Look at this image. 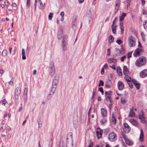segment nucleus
Returning <instances> with one entry per match:
<instances>
[{
	"instance_id": "nucleus-1",
	"label": "nucleus",
	"mask_w": 147,
	"mask_h": 147,
	"mask_svg": "<svg viewBox=\"0 0 147 147\" xmlns=\"http://www.w3.org/2000/svg\"><path fill=\"white\" fill-rule=\"evenodd\" d=\"M146 62V58L144 56H142L138 59L135 62V64L137 67H141L144 65Z\"/></svg>"
},
{
	"instance_id": "nucleus-2",
	"label": "nucleus",
	"mask_w": 147,
	"mask_h": 147,
	"mask_svg": "<svg viewBox=\"0 0 147 147\" xmlns=\"http://www.w3.org/2000/svg\"><path fill=\"white\" fill-rule=\"evenodd\" d=\"M138 47L139 48L136 49L134 53V55L135 57L139 56L143 53L141 44L139 41L138 42Z\"/></svg>"
},
{
	"instance_id": "nucleus-3",
	"label": "nucleus",
	"mask_w": 147,
	"mask_h": 147,
	"mask_svg": "<svg viewBox=\"0 0 147 147\" xmlns=\"http://www.w3.org/2000/svg\"><path fill=\"white\" fill-rule=\"evenodd\" d=\"M49 74L51 77L54 76L55 73V68L54 63L53 62H50L49 69Z\"/></svg>"
},
{
	"instance_id": "nucleus-4",
	"label": "nucleus",
	"mask_w": 147,
	"mask_h": 147,
	"mask_svg": "<svg viewBox=\"0 0 147 147\" xmlns=\"http://www.w3.org/2000/svg\"><path fill=\"white\" fill-rule=\"evenodd\" d=\"M128 45L130 47H133L135 45V39L132 36H130L128 38Z\"/></svg>"
},
{
	"instance_id": "nucleus-5",
	"label": "nucleus",
	"mask_w": 147,
	"mask_h": 147,
	"mask_svg": "<svg viewBox=\"0 0 147 147\" xmlns=\"http://www.w3.org/2000/svg\"><path fill=\"white\" fill-rule=\"evenodd\" d=\"M109 139L111 142H114L116 139V135L114 132H111L110 133L109 136Z\"/></svg>"
},
{
	"instance_id": "nucleus-6",
	"label": "nucleus",
	"mask_w": 147,
	"mask_h": 147,
	"mask_svg": "<svg viewBox=\"0 0 147 147\" xmlns=\"http://www.w3.org/2000/svg\"><path fill=\"white\" fill-rule=\"evenodd\" d=\"M111 91H109L105 92V96L106 99L107 101H110V103L112 101L111 99Z\"/></svg>"
},
{
	"instance_id": "nucleus-7",
	"label": "nucleus",
	"mask_w": 147,
	"mask_h": 147,
	"mask_svg": "<svg viewBox=\"0 0 147 147\" xmlns=\"http://www.w3.org/2000/svg\"><path fill=\"white\" fill-rule=\"evenodd\" d=\"M123 131L125 133H128L129 131L131 128L127 123H124L123 124Z\"/></svg>"
},
{
	"instance_id": "nucleus-8",
	"label": "nucleus",
	"mask_w": 147,
	"mask_h": 147,
	"mask_svg": "<svg viewBox=\"0 0 147 147\" xmlns=\"http://www.w3.org/2000/svg\"><path fill=\"white\" fill-rule=\"evenodd\" d=\"M139 119L140 120L141 123L144 124L145 123L144 114L143 112L141 111L138 115Z\"/></svg>"
},
{
	"instance_id": "nucleus-9",
	"label": "nucleus",
	"mask_w": 147,
	"mask_h": 147,
	"mask_svg": "<svg viewBox=\"0 0 147 147\" xmlns=\"http://www.w3.org/2000/svg\"><path fill=\"white\" fill-rule=\"evenodd\" d=\"M94 11L92 9H90L87 12L86 16L90 18H92L94 17Z\"/></svg>"
},
{
	"instance_id": "nucleus-10",
	"label": "nucleus",
	"mask_w": 147,
	"mask_h": 147,
	"mask_svg": "<svg viewBox=\"0 0 147 147\" xmlns=\"http://www.w3.org/2000/svg\"><path fill=\"white\" fill-rule=\"evenodd\" d=\"M58 84V81L57 80L54 79L53 82L52 90L55 91L57 87V85Z\"/></svg>"
},
{
	"instance_id": "nucleus-11",
	"label": "nucleus",
	"mask_w": 147,
	"mask_h": 147,
	"mask_svg": "<svg viewBox=\"0 0 147 147\" xmlns=\"http://www.w3.org/2000/svg\"><path fill=\"white\" fill-rule=\"evenodd\" d=\"M102 133L103 131L100 128H97L96 130V134L98 139L101 137L102 135Z\"/></svg>"
},
{
	"instance_id": "nucleus-12",
	"label": "nucleus",
	"mask_w": 147,
	"mask_h": 147,
	"mask_svg": "<svg viewBox=\"0 0 147 147\" xmlns=\"http://www.w3.org/2000/svg\"><path fill=\"white\" fill-rule=\"evenodd\" d=\"M129 122L133 125L137 126L138 124V122L134 119H131L129 120Z\"/></svg>"
},
{
	"instance_id": "nucleus-13",
	"label": "nucleus",
	"mask_w": 147,
	"mask_h": 147,
	"mask_svg": "<svg viewBox=\"0 0 147 147\" xmlns=\"http://www.w3.org/2000/svg\"><path fill=\"white\" fill-rule=\"evenodd\" d=\"M101 114L103 117H106L107 116V110L104 108L101 109Z\"/></svg>"
},
{
	"instance_id": "nucleus-14",
	"label": "nucleus",
	"mask_w": 147,
	"mask_h": 147,
	"mask_svg": "<svg viewBox=\"0 0 147 147\" xmlns=\"http://www.w3.org/2000/svg\"><path fill=\"white\" fill-rule=\"evenodd\" d=\"M118 89L119 90H121L123 89L124 87V84L121 81H119L118 83Z\"/></svg>"
},
{
	"instance_id": "nucleus-15",
	"label": "nucleus",
	"mask_w": 147,
	"mask_h": 147,
	"mask_svg": "<svg viewBox=\"0 0 147 147\" xmlns=\"http://www.w3.org/2000/svg\"><path fill=\"white\" fill-rule=\"evenodd\" d=\"M140 76L142 78H144L147 76V69H145L141 72L140 74Z\"/></svg>"
},
{
	"instance_id": "nucleus-16",
	"label": "nucleus",
	"mask_w": 147,
	"mask_h": 147,
	"mask_svg": "<svg viewBox=\"0 0 147 147\" xmlns=\"http://www.w3.org/2000/svg\"><path fill=\"white\" fill-rule=\"evenodd\" d=\"M67 42H61V47L64 51L67 50Z\"/></svg>"
},
{
	"instance_id": "nucleus-17",
	"label": "nucleus",
	"mask_w": 147,
	"mask_h": 147,
	"mask_svg": "<svg viewBox=\"0 0 147 147\" xmlns=\"http://www.w3.org/2000/svg\"><path fill=\"white\" fill-rule=\"evenodd\" d=\"M120 3V0H116L115 5V11H117L119 9Z\"/></svg>"
},
{
	"instance_id": "nucleus-18",
	"label": "nucleus",
	"mask_w": 147,
	"mask_h": 147,
	"mask_svg": "<svg viewBox=\"0 0 147 147\" xmlns=\"http://www.w3.org/2000/svg\"><path fill=\"white\" fill-rule=\"evenodd\" d=\"M112 86V82L110 80H108L106 83L105 84V86L106 88H110Z\"/></svg>"
},
{
	"instance_id": "nucleus-19",
	"label": "nucleus",
	"mask_w": 147,
	"mask_h": 147,
	"mask_svg": "<svg viewBox=\"0 0 147 147\" xmlns=\"http://www.w3.org/2000/svg\"><path fill=\"white\" fill-rule=\"evenodd\" d=\"M144 133L143 130L141 129L140 130V134L139 137L140 141L141 142L143 141L144 140Z\"/></svg>"
},
{
	"instance_id": "nucleus-20",
	"label": "nucleus",
	"mask_w": 147,
	"mask_h": 147,
	"mask_svg": "<svg viewBox=\"0 0 147 147\" xmlns=\"http://www.w3.org/2000/svg\"><path fill=\"white\" fill-rule=\"evenodd\" d=\"M123 73L124 75L128 74L129 71L126 66H124L123 69Z\"/></svg>"
},
{
	"instance_id": "nucleus-21",
	"label": "nucleus",
	"mask_w": 147,
	"mask_h": 147,
	"mask_svg": "<svg viewBox=\"0 0 147 147\" xmlns=\"http://www.w3.org/2000/svg\"><path fill=\"white\" fill-rule=\"evenodd\" d=\"M38 6L39 8L41 9H43L45 7V3L42 4V1L40 2L39 4H38Z\"/></svg>"
},
{
	"instance_id": "nucleus-22",
	"label": "nucleus",
	"mask_w": 147,
	"mask_h": 147,
	"mask_svg": "<svg viewBox=\"0 0 147 147\" xmlns=\"http://www.w3.org/2000/svg\"><path fill=\"white\" fill-rule=\"evenodd\" d=\"M128 116L132 117H135V113L133 111V110L132 109H130V111Z\"/></svg>"
},
{
	"instance_id": "nucleus-23",
	"label": "nucleus",
	"mask_w": 147,
	"mask_h": 147,
	"mask_svg": "<svg viewBox=\"0 0 147 147\" xmlns=\"http://www.w3.org/2000/svg\"><path fill=\"white\" fill-rule=\"evenodd\" d=\"M111 120L112 124H115L116 123V117H115V116H114V114H113L112 115Z\"/></svg>"
},
{
	"instance_id": "nucleus-24",
	"label": "nucleus",
	"mask_w": 147,
	"mask_h": 147,
	"mask_svg": "<svg viewBox=\"0 0 147 147\" xmlns=\"http://www.w3.org/2000/svg\"><path fill=\"white\" fill-rule=\"evenodd\" d=\"M61 42H67V36L66 35H63Z\"/></svg>"
},
{
	"instance_id": "nucleus-25",
	"label": "nucleus",
	"mask_w": 147,
	"mask_h": 147,
	"mask_svg": "<svg viewBox=\"0 0 147 147\" xmlns=\"http://www.w3.org/2000/svg\"><path fill=\"white\" fill-rule=\"evenodd\" d=\"M125 79L127 82H130L131 81V78L128 74L125 75Z\"/></svg>"
},
{
	"instance_id": "nucleus-26",
	"label": "nucleus",
	"mask_w": 147,
	"mask_h": 147,
	"mask_svg": "<svg viewBox=\"0 0 147 147\" xmlns=\"http://www.w3.org/2000/svg\"><path fill=\"white\" fill-rule=\"evenodd\" d=\"M133 82L135 86L136 87L137 89H139L140 88L139 84L135 80H133Z\"/></svg>"
},
{
	"instance_id": "nucleus-27",
	"label": "nucleus",
	"mask_w": 147,
	"mask_h": 147,
	"mask_svg": "<svg viewBox=\"0 0 147 147\" xmlns=\"http://www.w3.org/2000/svg\"><path fill=\"white\" fill-rule=\"evenodd\" d=\"M41 2V0H35V3L34 4V10L36 11V5H38V4H39L40 2Z\"/></svg>"
},
{
	"instance_id": "nucleus-28",
	"label": "nucleus",
	"mask_w": 147,
	"mask_h": 147,
	"mask_svg": "<svg viewBox=\"0 0 147 147\" xmlns=\"http://www.w3.org/2000/svg\"><path fill=\"white\" fill-rule=\"evenodd\" d=\"M126 14L125 13H122V15L119 16V21H122L124 18V17L126 16Z\"/></svg>"
},
{
	"instance_id": "nucleus-29",
	"label": "nucleus",
	"mask_w": 147,
	"mask_h": 147,
	"mask_svg": "<svg viewBox=\"0 0 147 147\" xmlns=\"http://www.w3.org/2000/svg\"><path fill=\"white\" fill-rule=\"evenodd\" d=\"M101 120L100 121V123L102 125H105L107 122V120L106 117H103Z\"/></svg>"
},
{
	"instance_id": "nucleus-30",
	"label": "nucleus",
	"mask_w": 147,
	"mask_h": 147,
	"mask_svg": "<svg viewBox=\"0 0 147 147\" xmlns=\"http://www.w3.org/2000/svg\"><path fill=\"white\" fill-rule=\"evenodd\" d=\"M125 142L126 143V144L128 145L129 146H131L133 144V142L132 141L130 140H129L127 139V140H125Z\"/></svg>"
},
{
	"instance_id": "nucleus-31",
	"label": "nucleus",
	"mask_w": 147,
	"mask_h": 147,
	"mask_svg": "<svg viewBox=\"0 0 147 147\" xmlns=\"http://www.w3.org/2000/svg\"><path fill=\"white\" fill-rule=\"evenodd\" d=\"M117 72L119 76H121L122 75V72L121 70V68L119 67H117Z\"/></svg>"
},
{
	"instance_id": "nucleus-32",
	"label": "nucleus",
	"mask_w": 147,
	"mask_h": 147,
	"mask_svg": "<svg viewBox=\"0 0 147 147\" xmlns=\"http://www.w3.org/2000/svg\"><path fill=\"white\" fill-rule=\"evenodd\" d=\"M116 61V60L114 59H110L108 60V62L110 63H114L115 64Z\"/></svg>"
},
{
	"instance_id": "nucleus-33",
	"label": "nucleus",
	"mask_w": 147,
	"mask_h": 147,
	"mask_svg": "<svg viewBox=\"0 0 147 147\" xmlns=\"http://www.w3.org/2000/svg\"><path fill=\"white\" fill-rule=\"evenodd\" d=\"M63 35V34L62 32L61 31L59 32L57 34L58 38L59 39H60L62 37Z\"/></svg>"
},
{
	"instance_id": "nucleus-34",
	"label": "nucleus",
	"mask_w": 147,
	"mask_h": 147,
	"mask_svg": "<svg viewBox=\"0 0 147 147\" xmlns=\"http://www.w3.org/2000/svg\"><path fill=\"white\" fill-rule=\"evenodd\" d=\"M22 59L23 60L26 59V56L25 55V51L24 49H22Z\"/></svg>"
},
{
	"instance_id": "nucleus-35",
	"label": "nucleus",
	"mask_w": 147,
	"mask_h": 147,
	"mask_svg": "<svg viewBox=\"0 0 147 147\" xmlns=\"http://www.w3.org/2000/svg\"><path fill=\"white\" fill-rule=\"evenodd\" d=\"M21 88H20L18 87L16 90L15 94H20V93Z\"/></svg>"
},
{
	"instance_id": "nucleus-36",
	"label": "nucleus",
	"mask_w": 147,
	"mask_h": 147,
	"mask_svg": "<svg viewBox=\"0 0 147 147\" xmlns=\"http://www.w3.org/2000/svg\"><path fill=\"white\" fill-rule=\"evenodd\" d=\"M117 26L116 25H112L111 26V28H112V32L113 33H115V31L116 30V29Z\"/></svg>"
},
{
	"instance_id": "nucleus-37",
	"label": "nucleus",
	"mask_w": 147,
	"mask_h": 147,
	"mask_svg": "<svg viewBox=\"0 0 147 147\" xmlns=\"http://www.w3.org/2000/svg\"><path fill=\"white\" fill-rule=\"evenodd\" d=\"M114 40V38L112 36L110 35L109 37L108 41L109 42L111 43Z\"/></svg>"
},
{
	"instance_id": "nucleus-38",
	"label": "nucleus",
	"mask_w": 147,
	"mask_h": 147,
	"mask_svg": "<svg viewBox=\"0 0 147 147\" xmlns=\"http://www.w3.org/2000/svg\"><path fill=\"white\" fill-rule=\"evenodd\" d=\"M143 25L144 29L147 31V20H145L144 22Z\"/></svg>"
},
{
	"instance_id": "nucleus-39",
	"label": "nucleus",
	"mask_w": 147,
	"mask_h": 147,
	"mask_svg": "<svg viewBox=\"0 0 147 147\" xmlns=\"http://www.w3.org/2000/svg\"><path fill=\"white\" fill-rule=\"evenodd\" d=\"M7 51L6 49H4L3 50L2 53V55L3 57H5L7 54Z\"/></svg>"
},
{
	"instance_id": "nucleus-40",
	"label": "nucleus",
	"mask_w": 147,
	"mask_h": 147,
	"mask_svg": "<svg viewBox=\"0 0 147 147\" xmlns=\"http://www.w3.org/2000/svg\"><path fill=\"white\" fill-rule=\"evenodd\" d=\"M53 15V13L51 12L49 14V20H51L52 19V17Z\"/></svg>"
},
{
	"instance_id": "nucleus-41",
	"label": "nucleus",
	"mask_w": 147,
	"mask_h": 147,
	"mask_svg": "<svg viewBox=\"0 0 147 147\" xmlns=\"http://www.w3.org/2000/svg\"><path fill=\"white\" fill-rule=\"evenodd\" d=\"M115 51H116V52L117 53V54H116L117 55V54H120L121 52V51L119 49H118V48H116L115 49Z\"/></svg>"
},
{
	"instance_id": "nucleus-42",
	"label": "nucleus",
	"mask_w": 147,
	"mask_h": 147,
	"mask_svg": "<svg viewBox=\"0 0 147 147\" xmlns=\"http://www.w3.org/2000/svg\"><path fill=\"white\" fill-rule=\"evenodd\" d=\"M104 85V82L102 80L99 81V83L98 84V86H103Z\"/></svg>"
},
{
	"instance_id": "nucleus-43",
	"label": "nucleus",
	"mask_w": 147,
	"mask_h": 147,
	"mask_svg": "<svg viewBox=\"0 0 147 147\" xmlns=\"http://www.w3.org/2000/svg\"><path fill=\"white\" fill-rule=\"evenodd\" d=\"M30 0H27V6L28 7H30Z\"/></svg>"
},
{
	"instance_id": "nucleus-44",
	"label": "nucleus",
	"mask_w": 147,
	"mask_h": 147,
	"mask_svg": "<svg viewBox=\"0 0 147 147\" xmlns=\"http://www.w3.org/2000/svg\"><path fill=\"white\" fill-rule=\"evenodd\" d=\"M92 22L93 20L92 18H90L89 21V24L90 26L92 25Z\"/></svg>"
},
{
	"instance_id": "nucleus-45",
	"label": "nucleus",
	"mask_w": 147,
	"mask_h": 147,
	"mask_svg": "<svg viewBox=\"0 0 147 147\" xmlns=\"http://www.w3.org/2000/svg\"><path fill=\"white\" fill-rule=\"evenodd\" d=\"M19 95L20 94H15V98L16 100H18Z\"/></svg>"
},
{
	"instance_id": "nucleus-46",
	"label": "nucleus",
	"mask_w": 147,
	"mask_h": 147,
	"mask_svg": "<svg viewBox=\"0 0 147 147\" xmlns=\"http://www.w3.org/2000/svg\"><path fill=\"white\" fill-rule=\"evenodd\" d=\"M108 68V65L107 63L105 64L104 65L103 68L106 69H107Z\"/></svg>"
},
{
	"instance_id": "nucleus-47",
	"label": "nucleus",
	"mask_w": 147,
	"mask_h": 147,
	"mask_svg": "<svg viewBox=\"0 0 147 147\" xmlns=\"http://www.w3.org/2000/svg\"><path fill=\"white\" fill-rule=\"evenodd\" d=\"M126 58V57L125 55H124L122 57H121V60L122 61H123L124 60V59Z\"/></svg>"
},
{
	"instance_id": "nucleus-48",
	"label": "nucleus",
	"mask_w": 147,
	"mask_h": 147,
	"mask_svg": "<svg viewBox=\"0 0 147 147\" xmlns=\"http://www.w3.org/2000/svg\"><path fill=\"white\" fill-rule=\"evenodd\" d=\"M99 91L101 92L102 93H104L103 88L102 87H100L99 88Z\"/></svg>"
},
{
	"instance_id": "nucleus-49",
	"label": "nucleus",
	"mask_w": 147,
	"mask_h": 147,
	"mask_svg": "<svg viewBox=\"0 0 147 147\" xmlns=\"http://www.w3.org/2000/svg\"><path fill=\"white\" fill-rule=\"evenodd\" d=\"M95 91L94 90H93V92L92 94V98H91L92 100H93L94 98V96L95 95Z\"/></svg>"
},
{
	"instance_id": "nucleus-50",
	"label": "nucleus",
	"mask_w": 147,
	"mask_h": 147,
	"mask_svg": "<svg viewBox=\"0 0 147 147\" xmlns=\"http://www.w3.org/2000/svg\"><path fill=\"white\" fill-rule=\"evenodd\" d=\"M67 147H73L72 144L67 143L66 145Z\"/></svg>"
},
{
	"instance_id": "nucleus-51",
	"label": "nucleus",
	"mask_w": 147,
	"mask_h": 147,
	"mask_svg": "<svg viewBox=\"0 0 147 147\" xmlns=\"http://www.w3.org/2000/svg\"><path fill=\"white\" fill-rule=\"evenodd\" d=\"M116 42L118 44H120L122 42L121 40L120 39H117L116 41Z\"/></svg>"
},
{
	"instance_id": "nucleus-52",
	"label": "nucleus",
	"mask_w": 147,
	"mask_h": 147,
	"mask_svg": "<svg viewBox=\"0 0 147 147\" xmlns=\"http://www.w3.org/2000/svg\"><path fill=\"white\" fill-rule=\"evenodd\" d=\"M53 141L51 139L49 141V143H50V147H52V144H53Z\"/></svg>"
},
{
	"instance_id": "nucleus-53",
	"label": "nucleus",
	"mask_w": 147,
	"mask_h": 147,
	"mask_svg": "<svg viewBox=\"0 0 147 147\" xmlns=\"http://www.w3.org/2000/svg\"><path fill=\"white\" fill-rule=\"evenodd\" d=\"M52 95L51 94H49L47 96V98L48 99H50L52 97Z\"/></svg>"
},
{
	"instance_id": "nucleus-54",
	"label": "nucleus",
	"mask_w": 147,
	"mask_h": 147,
	"mask_svg": "<svg viewBox=\"0 0 147 147\" xmlns=\"http://www.w3.org/2000/svg\"><path fill=\"white\" fill-rule=\"evenodd\" d=\"M132 53V52H130V53H128L127 57L128 58H129L131 57V55Z\"/></svg>"
},
{
	"instance_id": "nucleus-55",
	"label": "nucleus",
	"mask_w": 147,
	"mask_h": 147,
	"mask_svg": "<svg viewBox=\"0 0 147 147\" xmlns=\"http://www.w3.org/2000/svg\"><path fill=\"white\" fill-rule=\"evenodd\" d=\"M5 5L8 6L9 5V2L8 1L6 0L5 1Z\"/></svg>"
},
{
	"instance_id": "nucleus-56",
	"label": "nucleus",
	"mask_w": 147,
	"mask_h": 147,
	"mask_svg": "<svg viewBox=\"0 0 147 147\" xmlns=\"http://www.w3.org/2000/svg\"><path fill=\"white\" fill-rule=\"evenodd\" d=\"M123 138L125 140H125H127L128 139L127 138V137L125 135L123 134Z\"/></svg>"
},
{
	"instance_id": "nucleus-57",
	"label": "nucleus",
	"mask_w": 147,
	"mask_h": 147,
	"mask_svg": "<svg viewBox=\"0 0 147 147\" xmlns=\"http://www.w3.org/2000/svg\"><path fill=\"white\" fill-rule=\"evenodd\" d=\"M2 102L3 103V104H4V105H5V103L6 102V100L5 99H3V100H2Z\"/></svg>"
},
{
	"instance_id": "nucleus-58",
	"label": "nucleus",
	"mask_w": 147,
	"mask_h": 147,
	"mask_svg": "<svg viewBox=\"0 0 147 147\" xmlns=\"http://www.w3.org/2000/svg\"><path fill=\"white\" fill-rule=\"evenodd\" d=\"M104 73V69L103 68L101 70V74H103Z\"/></svg>"
},
{
	"instance_id": "nucleus-59",
	"label": "nucleus",
	"mask_w": 147,
	"mask_h": 147,
	"mask_svg": "<svg viewBox=\"0 0 147 147\" xmlns=\"http://www.w3.org/2000/svg\"><path fill=\"white\" fill-rule=\"evenodd\" d=\"M128 84H129V86L131 88H133V85L130 83V82H129V83H128Z\"/></svg>"
},
{
	"instance_id": "nucleus-60",
	"label": "nucleus",
	"mask_w": 147,
	"mask_h": 147,
	"mask_svg": "<svg viewBox=\"0 0 147 147\" xmlns=\"http://www.w3.org/2000/svg\"><path fill=\"white\" fill-rule=\"evenodd\" d=\"M78 122H76V124L74 123V126L75 129H76L78 126Z\"/></svg>"
},
{
	"instance_id": "nucleus-61",
	"label": "nucleus",
	"mask_w": 147,
	"mask_h": 147,
	"mask_svg": "<svg viewBox=\"0 0 147 147\" xmlns=\"http://www.w3.org/2000/svg\"><path fill=\"white\" fill-rule=\"evenodd\" d=\"M110 67L112 68L114 70H115L116 69L115 67L114 64L112 66V67L110 66Z\"/></svg>"
},
{
	"instance_id": "nucleus-62",
	"label": "nucleus",
	"mask_w": 147,
	"mask_h": 147,
	"mask_svg": "<svg viewBox=\"0 0 147 147\" xmlns=\"http://www.w3.org/2000/svg\"><path fill=\"white\" fill-rule=\"evenodd\" d=\"M121 29V33H123L124 31V27L123 28H120Z\"/></svg>"
},
{
	"instance_id": "nucleus-63",
	"label": "nucleus",
	"mask_w": 147,
	"mask_h": 147,
	"mask_svg": "<svg viewBox=\"0 0 147 147\" xmlns=\"http://www.w3.org/2000/svg\"><path fill=\"white\" fill-rule=\"evenodd\" d=\"M120 28H123L124 27L123 24L122 23H120Z\"/></svg>"
},
{
	"instance_id": "nucleus-64",
	"label": "nucleus",
	"mask_w": 147,
	"mask_h": 147,
	"mask_svg": "<svg viewBox=\"0 0 147 147\" xmlns=\"http://www.w3.org/2000/svg\"><path fill=\"white\" fill-rule=\"evenodd\" d=\"M64 13L63 11H62L61 12L60 15L62 17H63L64 16Z\"/></svg>"
}]
</instances>
